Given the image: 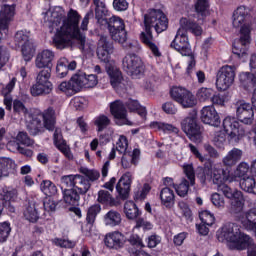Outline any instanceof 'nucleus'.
Wrapping results in <instances>:
<instances>
[{
    "mask_svg": "<svg viewBox=\"0 0 256 256\" xmlns=\"http://www.w3.org/2000/svg\"><path fill=\"white\" fill-rule=\"evenodd\" d=\"M144 27L145 31L141 32L140 41L145 44L154 57H161V51H159V46H157V41L153 37L151 28L153 27L158 34L167 31V29H169V19H167V15H165L162 10H149V12L144 15Z\"/></svg>",
    "mask_w": 256,
    "mask_h": 256,
    "instance_id": "obj_1",
    "label": "nucleus"
},
{
    "mask_svg": "<svg viewBox=\"0 0 256 256\" xmlns=\"http://www.w3.org/2000/svg\"><path fill=\"white\" fill-rule=\"evenodd\" d=\"M81 16L76 10L71 9L68 12V18L63 25L57 30L53 37V45L56 49H65L71 45V39H76L79 44V49H85L86 38L85 34L79 29V20Z\"/></svg>",
    "mask_w": 256,
    "mask_h": 256,
    "instance_id": "obj_2",
    "label": "nucleus"
},
{
    "mask_svg": "<svg viewBox=\"0 0 256 256\" xmlns=\"http://www.w3.org/2000/svg\"><path fill=\"white\" fill-rule=\"evenodd\" d=\"M253 8L247 6H239L233 13L232 25L236 29L240 28V38L235 40L232 47V53L238 59H246L251 45V28L245 25L251 19Z\"/></svg>",
    "mask_w": 256,
    "mask_h": 256,
    "instance_id": "obj_3",
    "label": "nucleus"
},
{
    "mask_svg": "<svg viewBox=\"0 0 256 256\" xmlns=\"http://www.w3.org/2000/svg\"><path fill=\"white\" fill-rule=\"evenodd\" d=\"M123 47L128 51L122 60V69L133 79H141L145 76V63L139 55L141 47L137 43H126Z\"/></svg>",
    "mask_w": 256,
    "mask_h": 256,
    "instance_id": "obj_4",
    "label": "nucleus"
},
{
    "mask_svg": "<svg viewBox=\"0 0 256 256\" xmlns=\"http://www.w3.org/2000/svg\"><path fill=\"white\" fill-rule=\"evenodd\" d=\"M217 238L220 243L227 241L229 249L236 251H243L247 249L249 243H251V237L241 232V226L235 223H227L221 228V231L217 233Z\"/></svg>",
    "mask_w": 256,
    "mask_h": 256,
    "instance_id": "obj_5",
    "label": "nucleus"
},
{
    "mask_svg": "<svg viewBox=\"0 0 256 256\" xmlns=\"http://www.w3.org/2000/svg\"><path fill=\"white\" fill-rule=\"evenodd\" d=\"M170 47L181 53L184 57H190L188 61V66L186 68V74L188 77H191V73L195 69L197 62L195 61V56L191 51V45L189 44V38H187V34L178 30L174 40L171 42Z\"/></svg>",
    "mask_w": 256,
    "mask_h": 256,
    "instance_id": "obj_6",
    "label": "nucleus"
},
{
    "mask_svg": "<svg viewBox=\"0 0 256 256\" xmlns=\"http://www.w3.org/2000/svg\"><path fill=\"white\" fill-rule=\"evenodd\" d=\"M15 83H17V78L13 77L10 83H8L6 87L2 88L1 95L4 96L3 103L6 107V111H12L13 109L14 115L27 117L29 115V109L21 100L15 99L13 101V97L11 96L13 89H15Z\"/></svg>",
    "mask_w": 256,
    "mask_h": 256,
    "instance_id": "obj_7",
    "label": "nucleus"
},
{
    "mask_svg": "<svg viewBox=\"0 0 256 256\" xmlns=\"http://www.w3.org/2000/svg\"><path fill=\"white\" fill-rule=\"evenodd\" d=\"M220 191H222V194L224 197H226V199H230L228 213H230L232 217L243 219V209L245 208L243 192L227 186H221Z\"/></svg>",
    "mask_w": 256,
    "mask_h": 256,
    "instance_id": "obj_8",
    "label": "nucleus"
},
{
    "mask_svg": "<svg viewBox=\"0 0 256 256\" xmlns=\"http://www.w3.org/2000/svg\"><path fill=\"white\" fill-rule=\"evenodd\" d=\"M181 129L193 143H201L203 141V133L201 132V125L197 122V110H193L181 121Z\"/></svg>",
    "mask_w": 256,
    "mask_h": 256,
    "instance_id": "obj_9",
    "label": "nucleus"
},
{
    "mask_svg": "<svg viewBox=\"0 0 256 256\" xmlns=\"http://www.w3.org/2000/svg\"><path fill=\"white\" fill-rule=\"evenodd\" d=\"M104 25H107L110 37L115 43L125 45L127 43V30H125V22L119 16H112L105 20Z\"/></svg>",
    "mask_w": 256,
    "mask_h": 256,
    "instance_id": "obj_10",
    "label": "nucleus"
},
{
    "mask_svg": "<svg viewBox=\"0 0 256 256\" xmlns=\"http://www.w3.org/2000/svg\"><path fill=\"white\" fill-rule=\"evenodd\" d=\"M235 66H222L216 74V88L218 91H227L235 83Z\"/></svg>",
    "mask_w": 256,
    "mask_h": 256,
    "instance_id": "obj_11",
    "label": "nucleus"
},
{
    "mask_svg": "<svg viewBox=\"0 0 256 256\" xmlns=\"http://www.w3.org/2000/svg\"><path fill=\"white\" fill-rule=\"evenodd\" d=\"M170 96L173 101L179 103L184 109H191V107H195L197 105V99L191 91L183 88V87H173L170 90Z\"/></svg>",
    "mask_w": 256,
    "mask_h": 256,
    "instance_id": "obj_12",
    "label": "nucleus"
},
{
    "mask_svg": "<svg viewBox=\"0 0 256 256\" xmlns=\"http://www.w3.org/2000/svg\"><path fill=\"white\" fill-rule=\"evenodd\" d=\"M14 43L17 47H22V55L24 61H31L35 48H33V42L29 39V32L19 30L14 35Z\"/></svg>",
    "mask_w": 256,
    "mask_h": 256,
    "instance_id": "obj_13",
    "label": "nucleus"
},
{
    "mask_svg": "<svg viewBox=\"0 0 256 256\" xmlns=\"http://www.w3.org/2000/svg\"><path fill=\"white\" fill-rule=\"evenodd\" d=\"M223 129L233 141H239V139L245 137V126L239 123L235 118L226 117L223 120Z\"/></svg>",
    "mask_w": 256,
    "mask_h": 256,
    "instance_id": "obj_14",
    "label": "nucleus"
},
{
    "mask_svg": "<svg viewBox=\"0 0 256 256\" xmlns=\"http://www.w3.org/2000/svg\"><path fill=\"white\" fill-rule=\"evenodd\" d=\"M236 117L240 123L244 125H252L255 119V112L253 106L245 100H238L235 103Z\"/></svg>",
    "mask_w": 256,
    "mask_h": 256,
    "instance_id": "obj_15",
    "label": "nucleus"
},
{
    "mask_svg": "<svg viewBox=\"0 0 256 256\" xmlns=\"http://www.w3.org/2000/svg\"><path fill=\"white\" fill-rule=\"evenodd\" d=\"M184 173L188 180L183 178L179 185H174V189L179 197H185L189 193V186L195 185V170L193 169V165H184Z\"/></svg>",
    "mask_w": 256,
    "mask_h": 256,
    "instance_id": "obj_16",
    "label": "nucleus"
},
{
    "mask_svg": "<svg viewBox=\"0 0 256 256\" xmlns=\"http://www.w3.org/2000/svg\"><path fill=\"white\" fill-rule=\"evenodd\" d=\"M113 42L107 36H100L97 43L96 55L102 63H109L113 53Z\"/></svg>",
    "mask_w": 256,
    "mask_h": 256,
    "instance_id": "obj_17",
    "label": "nucleus"
},
{
    "mask_svg": "<svg viewBox=\"0 0 256 256\" xmlns=\"http://www.w3.org/2000/svg\"><path fill=\"white\" fill-rule=\"evenodd\" d=\"M110 113L114 119H118V125H133L129 119H127V107L121 100H115L110 103Z\"/></svg>",
    "mask_w": 256,
    "mask_h": 256,
    "instance_id": "obj_18",
    "label": "nucleus"
},
{
    "mask_svg": "<svg viewBox=\"0 0 256 256\" xmlns=\"http://www.w3.org/2000/svg\"><path fill=\"white\" fill-rule=\"evenodd\" d=\"M15 17V4H4L0 9V41L3 39L4 33L9 29V23L13 21Z\"/></svg>",
    "mask_w": 256,
    "mask_h": 256,
    "instance_id": "obj_19",
    "label": "nucleus"
},
{
    "mask_svg": "<svg viewBox=\"0 0 256 256\" xmlns=\"http://www.w3.org/2000/svg\"><path fill=\"white\" fill-rule=\"evenodd\" d=\"M125 235L119 231L109 232L104 237V244L108 249L119 251L125 247Z\"/></svg>",
    "mask_w": 256,
    "mask_h": 256,
    "instance_id": "obj_20",
    "label": "nucleus"
},
{
    "mask_svg": "<svg viewBox=\"0 0 256 256\" xmlns=\"http://www.w3.org/2000/svg\"><path fill=\"white\" fill-rule=\"evenodd\" d=\"M75 81L78 84L79 92L84 89H93L99 83V79L95 74L86 75L85 72L79 71L75 73Z\"/></svg>",
    "mask_w": 256,
    "mask_h": 256,
    "instance_id": "obj_21",
    "label": "nucleus"
},
{
    "mask_svg": "<svg viewBox=\"0 0 256 256\" xmlns=\"http://www.w3.org/2000/svg\"><path fill=\"white\" fill-rule=\"evenodd\" d=\"M200 119L202 123L211 125L212 127H219L221 125L219 113H217V110L213 106H204L201 110Z\"/></svg>",
    "mask_w": 256,
    "mask_h": 256,
    "instance_id": "obj_22",
    "label": "nucleus"
},
{
    "mask_svg": "<svg viewBox=\"0 0 256 256\" xmlns=\"http://www.w3.org/2000/svg\"><path fill=\"white\" fill-rule=\"evenodd\" d=\"M229 173H231L229 168H214L212 170V182L214 185H217V191L219 193H223L221 187H229V185L225 184V181H233L232 179H229Z\"/></svg>",
    "mask_w": 256,
    "mask_h": 256,
    "instance_id": "obj_23",
    "label": "nucleus"
},
{
    "mask_svg": "<svg viewBox=\"0 0 256 256\" xmlns=\"http://www.w3.org/2000/svg\"><path fill=\"white\" fill-rule=\"evenodd\" d=\"M131 183H133V175L131 174V172H126L124 175L121 176L116 185V191L119 197L123 200L129 197V192L131 191Z\"/></svg>",
    "mask_w": 256,
    "mask_h": 256,
    "instance_id": "obj_24",
    "label": "nucleus"
},
{
    "mask_svg": "<svg viewBox=\"0 0 256 256\" xmlns=\"http://www.w3.org/2000/svg\"><path fill=\"white\" fill-rule=\"evenodd\" d=\"M178 31H181L182 33H186L189 31L196 37H199L203 34V28L200 27V25L195 22L194 20H191L190 18H181L180 19V28Z\"/></svg>",
    "mask_w": 256,
    "mask_h": 256,
    "instance_id": "obj_25",
    "label": "nucleus"
},
{
    "mask_svg": "<svg viewBox=\"0 0 256 256\" xmlns=\"http://www.w3.org/2000/svg\"><path fill=\"white\" fill-rule=\"evenodd\" d=\"M55 54L51 50H43L36 57V67L38 69H51L53 67Z\"/></svg>",
    "mask_w": 256,
    "mask_h": 256,
    "instance_id": "obj_26",
    "label": "nucleus"
},
{
    "mask_svg": "<svg viewBox=\"0 0 256 256\" xmlns=\"http://www.w3.org/2000/svg\"><path fill=\"white\" fill-rule=\"evenodd\" d=\"M63 200L66 205L72 207H78L79 201H81V194L75 188H64L62 190Z\"/></svg>",
    "mask_w": 256,
    "mask_h": 256,
    "instance_id": "obj_27",
    "label": "nucleus"
},
{
    "mask_svg": "<svg viewBox=\"0 0 256 256\" xmlns=\"http://www.w3.org/2000/svg\"><path fill=\"white\" fill-rule=\"evenodd\" d=\"M243 157V150L239 148H233L228 152V154L223 158L222 163L225 167H233L241 161Z\"/></svg>",
    "mask_w": 256,
    "mask_h": 256,
    "instance_id": "obj_28",
    "label": "nucleus"
},
{
    "mask_svg": "<svg viewBox=\"0 0 256 256\" xmlns=\"http://www.w3.org/2000/svg\"><path fill=\"white\" fill-rule=\"evenodd\" d=\"M240 85L246 89V91H251L256 87V73L255 72H241L239 74Z\"/></svg>",
    "mask_w": 256,
    "mask_h": 256,
    "instance_id": "obj_29",
    "label": "nucleus"
},
{
    "mask_svg": "<svg viewBox=\"0 0 256 256\" xmlns=\"http://www.w3.org/2000/svg\"><path fill=\"white\" fill-rule=\"evenodd\" d=\"M54 145L59 151H61V153H63V155H65L66 159H73V153H71V148H69L67 142L65 141V139H63V135L57 132L54 133Z\"/></svg>",
    "mask_w": 256,
    "mask_h": 256,
    "instance_id": "obj_30",
    "label": "nucleus"
},
{
    "mask_svg": "<svg viewBox=\"0 0 256 256\" xmlns=\"http://www.w3.org/2000/svg\"><path fill=\"white\" fill-rule=\"evenodd\" d=\"M42 119L45 129L53 131L55 129V123H57V116L55 115V109L48 107L42 113Z\"/></svg>",
    "mask_w": 256,
    "mask_h": 256,
    "instance_id": "obj_31",
    "label": "nucleus"
},
{
    "mask_svg": "<svg viewBox=\"0 0 256 256\" xmlns=\"http://www.w3.org/2000/svg\"><path fill=\"white\" fill-rule=\"evenodd\" d=\"M27 130L30 135L36 137V135L45 133V124L41 121V118L33 116L27 125Z\"/></svg>",
    "mask_w": 256,
    "mask_h": 256,
    "instance_id": "obj_32",
    "label": "nucleus"
},
{
    "mask_svg": "<svg viewBox=\"0 0 256 256\" xmlns=\"http://www.w3.org/2000/svg\"><path fill=\"white\" fill-rule=\"evenodd\" d=\"M58 91L66 93V95H75L79 93V86L75 80V74L70 78L68 82L64 81L58 85Z\"/></svg>",
    "mask_w": 256,
    "mask_h": 256,
    "instance_id": "obj_33",
    "label": "nucleus"
},
{
    "mask_svg": "<svg viewBox=\"0 0 256 256\" xmlns=\"http://www.w3.org/2000/svg\"><path fill=\"white\" fill-rule=\"evenodd\" d=\"M93 3L96 7L95 17L97 19V22L100 23V25H105V21L109 20L107 19V13H109V11L107 10L105 2H101V0H93Z\"/></svg>",
    "mask_w": 256,
    "mask_h": 256,
    "instance_id": "obj_34",
    "label": "nucleus"
},
{
    "mask_svg": "<svg viewBox=\"0 0 256 256\" xmlns=\"http://www.w3.org/2000/svg\"><path fill=\"white\" fill-rule=\"evenodd\" d=\"M243 219H246V221L243 222L245 229L253 231L256 236V208L254 207L244 212Z\"/></svg>",
    "mask_w": 256,
    "mask_h": 256,
    "instance_id": "obj_35",
    "label": "nucleus"
},
{
    "mask_svg": "<svg viewBox=\"0 0 256 256\" xmlns=\"http://www.w3.org/2000/svg\"><path fill=\"white\" fill-rule=\"evenodd\" d=\"M161 203L167 209H171L175 205V192L168 186L160 191Z\"/></svg>",
    "mask_w": 256,
    "mask_h": 256,
    "instance_id": "obj_36",
    "label": "nucleus"
},
{
    "mask_svg": "<svg viewBox=\"0 0 256 256\" xmlns=\"http://www.w3.org/2000/svg\"><path fill=\"white\" fill-rule=\"evenodd\" d=\"M239 185L245 193L256 195V178L253 175L240 179Z\"/></svg>",
    "mask_w": 256,
    "mask_h": 256,
    "instance_id": "obj_37",
    "label": "nucleus"
},
{
    "mask_svg": "<svg viewBox=\"0 0 256 256\" xmlns=\"http://www.w3.org/2000/svg\"><path fill=\"white\" fill-rule=\"evenodd\" d=\"M53 91V85H46L36 81L30 88L32 97H39L41 95H49Z\"/></svg>",
    "mask_w": 256,
    "mask_h": 256,
    "instance_id": "obj_38",
    "label": "nucleus"
},
{
    "mask_svg": "<svg viewBox=\"0 0 256 256\" xmlns=\"http://www.w3.org/2000/svg\"><path fill=\"white\" fill-rule=\"evenodd\" d=\"M17 165L11 158H0V179L9 177V172L13 171Z\"/></svg>",
    "mask_w": 256,
    "mask_h": 256,
    "instance_id": "obj_39",
    "label": "nucleus"
},
{
    "mask_svg": "<svg viewBox=\"0 0 256 256\" xmlns=\"http://www.w3.org/2000/svg\"><path fill=\"white\" fill-rule=\"evenodd\" d=\"M98 203L101 205H106L108 207H117L119 204L115 198L111 195V193L107 190H100L98 192Z\"/></svg>",
    "mask_w": 256,
    "mask_h": 256,
    "instance_id": "obj_40",
    "label": "nucleus"
},
{
    "mask_svg": "<svg viewBox=\"0 0 256 256\" xmlns=\"http://www.w3.org/2000/svg\"><path fill=\"white\" fill-rule=\"evenodd\" d=\"M121 213L115 210H110L108 213L104 215V223L108 227H117L121 225Z\"/></svg>",
    "mask_w": 256,
    "mask_h": 256,
    "instance_id": "obj_41",
    "label": "nucleus"
},
{
    "mask_svg": "<svg viewBox=\"0 0 256 256\" xmlns=\"http://www.w3.org/2000/svg\"><path fill=\"white\" fill-rule=\"evenodd\" d=\"M74 189H76V191H79L78 193L80 195H87V192L89 191V189H91V182H89V179L85 178V176L78 174Z\"/></svg>",
    "mask_w": 256,
    "mask_h": 256,
    "instance_id": "obj_42",
    "label": "nucleus"
},
{
    "mask_svg": "<svg viewBox=\"0 0 256 256\" xmlns=\"http://www.w3.org/2000/svg\"><path fill=\"white\" fill-rule=\"evenodd\" d=\"M124 213L127 219H137L141 215V211L137 207V204L133 201H127L124 204Z\"/></svg>",
    "mask_w": 256,
    "mask_h": 256,
    "instance_id": "obj_43",
    "label": "nucleus"
},
{
    "mask_svg": "<svg viewBox=\"0 0 256 256\" xmlns=\"http://www.w3.org/2000/svg\"><path fill=\"white\" fill-rule=\"evenodd\" d=\"M195 11L198 19H205L209 15V1L208 0H197L195 4Z\"/></svg>",
    "mask_w": 256,
    "mask_h": 256,
    "instance_id": "obj_44",
    "label": "nucleus"
},
{
    "mask_svg": "<svg viewBox=\"0 0 256 256\" xmlns=\"http://www.w3.org/2000/svg\"><path fill=\"white\" fill-rule=\"evenodd\" d=\"M40 189L46 197H55L57 195V186L50 180H43L40 184Z\"/></svg>",
    "mask_w": 256,
    "mask_h": 256,
    "instance_id": "obj_45",
    "label": "nucleus"
},
{
    "mask_svg": "<svg viewBox=\"0 0 256 256\" xmlns=\"http://www.w3.org/2000/svg\"><path fill=\"white\" fill-rule=\"evenodd\" d=\"M107 73L110 77V83L112 87H118V85L123 81V75L120 70L115 67H109Z\"/></svg>",
    "mask_w": 256,
    "mask_h": 256,
    "instance_id": "obj_46",
    "label": "nucleus"
},
{
    "mask_svg": "<svg viewBox=\"0 0 256 256\" xmlns=\"http://www.w3.org/2000/svg\"><path fill=\"white\" fill-rule=\"evenodd\" d=\"M197 178L199 179L202 185H206V183H211L213 179V169L210 167L201 168L197 173Z\"/></svg>",
    "mask_w": 256,
    "mask_h": 256,
    "instance_id": "obj_47",
    "label": "nucleus"
},
{
    "mask_svg": "<svg viewBox=\"0 0 256 256\" xmlns=\"http://www.w3.org/2000/svg\"><path fill=\"white\" fill-rule=\"evenodd\" d=\"M101 213V204H94L88 208L87 214H86V222L88 225H93L95 223V220L97 219V215Z\"/></svg>",
    "mask_w": 256,
    "mask_h": 256,
    "instance_id": "obj_48",
    "label": "nucleus"
},
{
    "mask_svg": "<svg viewBox=\"0 0 256 256\" xmlns=\"http://www.w3.org/2000/svg\"><path fill=\"white\" fill-rule=\"evenodd\" d=\"M94 125L97 126L98 133L105 131L109 125H111V119L106 115H99L94 120Z\"/></svg>",
    "mask_w": 256,
    "mask_h": 256,
    "instance_id": "obj_49",
    "label": "nucleus"
},
{
    "mask_svg": "<svg viewBox=\"0 0 256 256\" xmlns=\"http://www.w3.org/2000/svg\"><path fill=\"white\" fill-rule=\"evenodd\" d=\"M213 93H215V90H213V88L202 87L198 89L196 93V97L198 101H201V102L211 101L213 97Z\"/></svg>",
    "mask_w": 256,
    "mask_h": 256,
    "instance_id": "obj_50",
    "label": "nucleus"
},
{
    "mask_svg": "<svg viewBox=\"0 0 256 256\" xmlns=\"http://www.w3.org/2000/svg\"><path fill=\"white\" fill-rule=\"evenodd\" d=\"M16 141L21 145H25L26 147H33L35 145V140L29 137V134L25 131H20L16 136Z\"/></svg>",
    "mask_w": 256,
    "mask_h": 256,
    "instance_id": "obj_51",
    "label": "nucleus"
},
{
    "mask_svg": "<svg viewBox=\"0 0 256 256\" xmlns=\"http://www.w3.org/2000/svg\"><path fill=\"white\" fill-rule=\"evenodd\" d=\"M9 235H11V223L7 221L0 223V244L7 243Z\"/></svg>",
    "mask_w": 256,
    "mask_h": 256,
    "instance_id": "obj_52",
    "label": "nucleus"
},
{
    "mask_svg": "<svg viewBox=\"0 0 256 256\" xmlns=\"http://www.w3.org/2000/svg\"><path fill=\"white\" fill-rule=\"evenodd\" d=\"M49 79H51V68H44L43 70H41L37 77H36V81L38 83H42L44 85H53Z\"/></svg>",
    "mask_w": 256,
    "mask_h": 256,
    "instance_id": "obj_53",
    "label": "nucleus"
},
{
    "mask_svg": "<svg viewBox=\"0 0 256 256\" xmlns=\"http://www.w3.org/2000/svg\"><path fill=\"white\" fill-rule=\"evenodd\" d=\"M24 217L30 223H37L39 221V213L35 206H28L24 211Z\"/></svg>",
    "mask_w": 256,
    "mask_h": 256,
    "instance_id": "obj_54",
    "label": "nucleus"
},
{
    "mask_svg": "<svg viewBox=\"0 0 256 256\" xmlns=\"http://www.w3.org/2000/svg\"><path fill=\"white\" fill-rule=\"evenodd\" d=\"M127 241L131 245V247H133L128 249H143V247H145L143 239H141V237L137 234L130 235Z\"/></svg>",
    "mask_w": 256,
    "mask_h": 256,
    "instance_id": "obj_55",
    "label": "nucleus"
},
{
    "mask_svg": "<svg viewBox=\"0 0 256 256\" xmlns=\"http://www.w3.org/2000/svg\"><path fill=\"white\" fill-rule=\"evenodd\" d=\"M227 141V135L223 131H218L214 134L213 143L218 149H223Z\"/></svg>",
    "mask_w": 256,
    "mask_h": 256,
    "instance_id": "obj_56",
    "label": "nucleus"
},
{
    "mask_svg": "<svg viewBox=\"0 0 256 256\" xmlns=\"http://www.w3.org/2000/svg\"><path fill=\"white\" fill-rule=\"evenodd\" d=\"M56 73L57 77H60V79H63V77H67V73H69V68L67 67L66 59L58 61L56 66Z\"/></svg>",
    "mask_w": 256,
    "mask_h": 256,
    "instance_id": "obj_57",
    "label": "nucleus"
},
{
    "mask_svg": "<svg viewBox=\"0 0 256 256\" xmlns=\"http://www.w3.org/2000/svg\"><path fill=\"white\" fill-rule=\"evenodd\" d=\"M77 175H67L61 177V183H62V191L64 190L63 187H70V189H75L76 181H77Z\"/></svg>",
    "mask_w": 256,
    "mask_h": 256,
    "instance_id": "obj_58",
    "label": "nucleus"
},
{
    "mask_svg": "<svg viewBox=\"0 0 256 256\" xmlns=\"http://www.w3.org/2000/svg\"><path fill=\"white\" fill-rule=\"evenodd\" d=\"M80 173H82L83 175H85V177H87L89 183H91V181L92 182L97 181V179H99V177H101V174L99 173V171L90 170L88 168H81Z\"/></svg>",
    "mask_w": 256,
    "mask_h": 256,
    "instance_id": "obj_59",
    "label": "nucleus"
},
{
    "mask_svg": "<svg viewBox=\"0 0 256 256\" xmlns=\"http://www.w3.org/2000/svg\"><path fill=\"white\" fill-rule=\"evenodd\" d=\"M154 125L155 127H158L160 131H164V133H174L175 135H178L179 133V128L171 124L155 122Z\"/></svg>",
    "mask_w": 256,
    "mask_h": 256,
    "instance_id": "obj_60",
    "label": "nucleus"
},
{
    "mask_svg": "<svg viewBox=\"0 0 256 256\" xmlns=\"http://www.w3.org/2000/svg\"><path fill=\"white\" fill-rule=\"evenodd\" d=\"M235 176L239 177L240 179H245L247 176V173H249V164L245 162H241L236 170H235Z\"/></svg>",
    "mask_w": 256,
    "mask_h": 256,
    "instance_id": "obj_61",
    "label": "nucleus"
},
{
    "mask_svg": "<svg viewBox=\"0 0 256 256\" xmlns=\"http://www.w3.org/2000/svg\"><path fill=\"white\" fill-rule=\"evenodd\" d=\"M200 219L204 225L211 227L215 223V215L211 214L209 210H204L200 214Z\"/></svg>",
    "mask_w": 256,
    "mask_h": 256,
    "instance_id": "obj_62",
    "label": "nucleus"
},
{
    "mask_svg": "<svg viewBox=\"0 0 256 256\" xmlns=\"http://www.w3.org/2000/svg\"><path fill=\"white\" fill-rule=\"evenodd\" d=\"M212 204L217 207V209H225V198L219 194L214 193L211 196Z\"/></svg>",
    "mask_w": 256,
    "mask_h": 256,
    "instance_id": "obj_63",
    "label": "nucleus"
},
{
    "mask_svg": "<svg viewBox=\"0 0 256 256\" xmlns=\"http://www.w3.org/2000/svg\"><path fill=\"white\" fill-rule=\"evenodd\" d=\"M128 145L129 142L127 141V137L120 136L119 140L116 143V151H118V153H127Z\"/></svg>",
    "mask_w": 256,
    "mask_h": 256,
    "instance_id": "obj_64",
    "label": "nucleus"
}]
</instances>
